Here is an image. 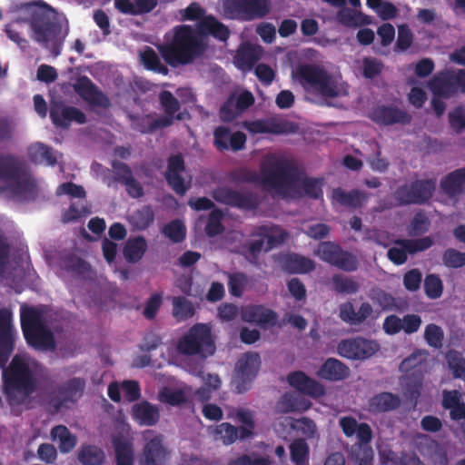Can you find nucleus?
<instances>
[{"label": "nucleus", "mask_w": 465, "mask_h": 465, "mask_svg": "<svg viewBox=\"0 0 465 465\" xmlns=\"http://www.w3.org/2000/svg\"><path fill=\"white\" fill-rule=\"evenodd\" d=\"M261 366V358L257 352L246 353L236 363V376L233 381L236 391H247L255 379Z\"/></svg>", "instance_id": "2eb2a0df"}, {"label": "nucleus", "mask_w": 465, "mask_h": 465, "mask_svg": "<svg viewBox=\"0 0 465 465\" xmlns=\"http://www.w3.org/2000/svg\"><path fill=\"white\" fill-rule=\"evenodd\" d=\"M226 18L250 22L265 17L271 11L269 0H222Z\"/></svg>", "instance_id": "9b49d317"}, {"label": "nucleus", "mask_w": 465, "mask_h": 465, "mask_svg": "<svg viewBox=\"0 0 465 465\" xmlns=\"http://www.w3.org/2000/svg\"><path fill=\"white\" fill-rule=\"evenodd\" d=\"M54 440H59V450L62 453L70 452L76 445L77 440L64 425L54 426L51 430Z\"/></svg>", "instance_id": "37998d69"}, {"label": "nucleus", "mask_w": 465, "mask_h": 465, "mask_svg": "<svg viewBox=\"0 0 465 465\" xmlns=\"http://www.w3.org/2000/svg\"><path fill=\"white\" fill-rule=\"evenodd\" d=\"M165 180L172 190L178 195H184L190 188V184H186L182 173H164Z\"/></svg>", "instance_id": "69168bd1"}, {"label": "nucleus", "mask_w": 465, "mask_h": 465, "mask_svg": "<svg viewBox=\"0 0 465 465\" xmlns=\"http://www.w3.org/2000/svg\"><path fill=\"white\" fill-rule=\"evenodd\" d=\"M213 197L220 203L244 211H253L260 205L258 196L250 191L238 192L231 188L222 187L213 191Z\"/></svg>", "instance_id": "4468645a"}, {"label": "nucleus", "mask_w": 465, "mask_h": 465, "mask_svg": "<svg viewBox=\"0 0 465 465\" xmlns=\"http://www.w3.org/2000/svg\"><path fill=\"white\" fill-rule=\"evenodd\" d=\"M253 94L247 90L231 94L219 110L220 119L231 123L254 104Z\"/></svg>", "instance_id": "a211bd4d"}, {"label": "nucleus", "mask_w": 465, "mask_h": 465, "mask_svg": "<svg viewBox=\"0 0 465 465\" xmlns=\"http://www.w3.org/2000/svg\"><path fill=\"white\" fill-rule=\"evenodd\" d=\"M133 418L140 425L153 426L158 422L160 413L156 406L142 401L133 406Z\"/></svg>", "instance_id": "473e14b6"}, {"label": "nucleus", "mask_w": 465, "mask_h": 465, "mask_svg": "<svg viewBox=\"0 0 465 465\" xmlns=\"http://www.w3.org/2000/svg\"><path fill=\"white\" fill-rule=\"evenodd\" d=\"M28 157L35 164L45 163L54 166L57 163L52 148L42 143H35L28 148Z\"/></svg>", "instance_id": "c9c22d12"}, {"label": "nucleus", "mask_w": 465, "mask_h": 465, "mask_svg": "<svg viewBox=\"0 0 465 465\" xmlns=\"http://www.w3.org/2000/svg\"><path fill=\"white\" fill-rule=\"evenodd\" d=\"M131 128L142 134H153L159 129L164 128L160 118H154L152 114H128Z\"/></svg>", "instance_id": "72a5a7b5"}, {"label": "nucleus", "mask_w": 465, "mask_h": 465, "mask_svg": "<svg viewBox=\"0 0 465 465\" xmlns=\"http://www.w3.org/2000/svg\"><path fill=\"white\" fill-rule=\"evenodd\" d=\"M289 384L303 394L317 398L325 394L324 387L316 380L307 376L303 371H297L289 373Z\"/></svg>", "instance_id": "b1692460"}, {"label": "nucleus", "mask_w": 465, "mask_h": 465, "mask_svg": "<svg viewBox=\"0 0 465 465\" xmlns=\"http://www.w3.org/2000/svg\"><path fill=\"white\" fill-rule=\"evenodd\" d=\"M4 381L6 392H20L25 396L34 393L37 389V380L29 363L19 355H15L8 367L4 371Z\"/></svg>", "instance_id": "0eeeda50"}, {"label": "nucleus", "mask_w": 465, "mask_h": 465, "mask_svg": "<svg viewBox=\"0 0 465 465\" xmlns=\"http://www.w3.org/2000/svg\"><path fill=\"white\" fill-rule=\"evenodd\" d=\"M322 380L339 381L350 375V368L335 358H328L316 372Z\"/></svg>", "instance_id": "cd10ccee"}, {"label": "nucleus", "mask_w": 465, "mask_h": 465, "mask_svg": "<svg viewBox=\"0 0 465 465\" xmlns=\"http://www.w3.org/2000/svg\"><path fill=\"white\" fill-rule=\"evenodd\" d=\"M379 350L376 341L361 337L341 340L337 346L339 355L349 360H365Z\"/></svg>", "instance_id": "dca6fc26"}, {"label": "nucleus", "mask_w": 465, "mask_h": 465, "mask_svg": "<svg viewBox=\"0 0 465 465\" xmlns=\"http://www.w3.org/2000/svg\"><path fill=\"white\" fill-rule=\"evenodd\" d=\"M76 94L90 105L108 108L109 98L86 75L80 76L74 85Z\"/></svg>", "instance_id": "6ab92c4d"}, {"label": "nucleus", "mask_w": 465, "mask_h": 465, "mask_svg": "<svg viewBox=\"0 0 465 465\" xmlns=\"http://www.w3.org/2000/svg\"><path fill=\"white\" fill-rule=\"evenodd\" d=\"M396 243L406 248L410 254H414L431 247L433 240L430 236H425L419 239L398 240Z\"/></svg>", "instance_id": "5fc2aeb1"}, {"label": "nucleus", "mask_w": 465, "mask_h": 465, "mask_svg": "<svg viewBox=\"0 0 465 465\" xmlns=\"http://www.w3.org/2000/svg\"><path fill=\"white\" fill-rule=\"evenodd\" d=\"M227 465H272V460L268 456L243 453L232 459Z\"/></svg>", "instance_id": "052dcab7"}, {"label": "nucleus", "mask_w": 465, "mask_h": 465, "mask_svg": "<svg viewBox=\"0 0 465 465\" xmlns=\"http://www.w3.org/2000/svg\"><path fill=\"white\" fill-rule=\"evenodd\" d=\"M331 283L333 290L338 293L355 294L360 289L357 282L341 274H334Z\"/></svg>", "instance_id": "603ef678"}, {"label": "nucleus", "mask_w": 465, "mask_h": 465, "mask_svg": "<svg viewBox=\"0 0 465 465\" xmlns=\"http://www.w3.org/2000/svg\"><path fill=\"white\" fill-rule=\"evenodd\" d=\"M383 64L373 57H364L362 59V75L367 79H373L381 74Z\"/></svg>", "instance_id": "0e129e2a"}, {"label": "nucleus", "mask_w": 465, "mask_h": 465, "mask_svg": "<svg viewBox=\"0 0 465 465\" xmlns=\"http://www.w3.org/2000/svg\"><path fill=\"white\" fill-rule=\"evenodd\" d=\"M163 233L173 242H181L185 239L186 228L182 221L176 219L163 226Z\"/></svg>", "instance_id": "6e6d98bb"}, {"label": "nucleus", "mask_w": 465, "mask_h": 465, "mask_svg": "<svg viewBox=\"0 0 465 465\" xmlns=\"http://www.w3.org/2000/svg\"><path fill=\"white\" fill-rule=\"evenodd\" d=\"M21 328L27 344L40 351L55 349L53 332L43 322L41 313L33 307H22Z\"/></svg>", "instance_id": "39448f33"}, {"label": "nucleus", "mask_w": 465, "mask_h": 465, "mask_svg": "<svg viewBox=\"0 0 465 465\" xmlns=\"http://www.w3.org/2000/svg\"><path fill=\"white\" fill-rule=\"evenodd\" d=\"M445 359L452 377L465 383V357L462 353L456 350H449Z\"/></svg>", "instance_id": "79ce46f5"}, {"label": "nucleus", "mask_w": 465, "mask_h": 465, "mask_svg": "<svg viewBox=\"0 0 465 465\" xmlns=\"http://www.w3.org/2000/svg\"><path fill=\"white\" fill-rule=\"evenodd\" d=\"M10 309H0V367L5 368L15 349V330Z\"/></svg>", "instance_id": "f3484780"}, {"label": "nucleus", "mask_w": 465, "mask_h": 465, "mask_svg": "<svg viewBox=\"0 0 465 465\" xmlns=\"http://www.w3.org/2000/svg\"><path fill=\"white\" fill-rule=\"evenodd\" d=\"M88 213V208L83 203H72L69 208L63 213L61 222L63 223H76Z\"/></svg>", "instance_id": "bf43d9fd"}, {"label": "nucleus", "mask_w": 465, "mask_h": 465, "mask_svg": "<svg viewBox=\"0 0 465 465\" xmlns=\"http://www.w3.org/2000/svg\"><path fill=\"white\" fill-rule=\"evenodd\" d=\"M206 43L198 36L192 26L183 25L174 28V35L170 44L159 47L163 60L171 66L188 64L203 54Z\"/></svg>", "instance_id": "f03ea898"}, {"label": "nucleus", "mask_w": 465, "mask_h": 465, "mask_svg": "<svg viewBox=\"0 0 465 465\" xmlns=\"http://www.w3.org/2000/svg\"><path fill=\"white\" fill-rule=\"evenodd\" d=\"M34 39L47 49L53 57H57L62 51L64 42L68 35V27L45 15H35L31 22Z\"/></svg>", "instance_id": "423d86ee"}, {"label": "nucleus", "mask_w": 465, "mask_h": 465, "mask_svg": "<svg viewBox=\"0 0 465 465\" xmlns=\"http://www.w3.org/2000/svg\"><path fill=\"white\" fill-rule=\"evenodd\" d=\"M141 60L146 69L167 74V67L161 63L159 56L153 48L146 47L144 51L141 53Z\"/></svg>", "instance_id": "3c124183"}, {"label": "nucleus", "mask_w": 465, "mask_h": 465, "mask_svg": "<svg viewBox=\"0 0 465 465\" xmlns=\"http://www.w3.org/2000/svg\"><path fill=\"white\" fill-rule=\"evenodd\" d=\"M177 350L183 355H199L203 358L212 356L215 351V344L212 338L211 329L204 323H196L179 339Z\"/></svg>", "instance_id": "6e6552de"}, {"label": "nucleus", "mask_w": 465, "mask_h": 465, "mask_svg": "<svg viewBox=\"0 0 465 465\" xmlns=\"http://www.w3.org/2000/svg\"><path fill=\"white\" fill-rule=\"evenodd\" d=\"M400 404V398L391 392H381L373 396L370 401L371 410L378 412L396 410Z\"/></svg>", "instance_id": "4c0bfd02"}, {"label": "nucleus", "mask_w": 465, "mask_h": 465, "mask_svg": "<svg viewBox=\"0 0 465 465\" xmlns=\"http://www.w3.org/2000/svg\"><path fill=\"white\" fill-rule=\"evenodd\" d=\"M194 314L193 303L183 296L174 297L173 300V315L179 321H186Z\"/></svg>", "instance_id": "49530a36"}, {"label": "nucleus", "mask_w": 465, "mask_h": 465, "mask_svg": "<svg viewBox=\"0 0 465 465\" xmlns=\"http://www.w3.org/2000/svg\"><path fill=\"white\" fill-rule=\"evenodd\" d=\"M436 189L434 179H417L399 186L394 192V199L398 205L425 204L428 203Z\"/></svg>", "instance_id": "f8f14e48"}, {"label": "nucleus", "mask_w": 465, "mask_h": 465, "mask_svg": "<svg viewBox=\"0 0 465 465\" xmlns=\"http://www.w3.org/2000/svg\"><path fill=\"white\" fill-rule=\"evenodd\" d=\"M231 130L226 126H218L213 132V143L219 151L229 150V143L231 139Z\"/></svg>", "instance_id": "774afa93"}, {"label": "nucleus", "mask_w": 465, "mask_h": 465, "mask_svg": "<svg viewBox=\"0 0 465 465\" xmlns=\"http://www.w3.org/2000/svg\"><path fill=\"white\" fill-rule=\"evenodd\" d=\"M228 277V289L232 296L240 298L242 296L248 284V277L244 272H226Z\"/></svg>", "instance_id": "de8ad7c7"}, {"label": "nucleus", "mask_w": 465, "mask_h": 465, "mask_svg": "<svg viewBox=\"0 0 465 465\" xmlns=\"http://www.w3.org/2000/svg\"><path fill=\"white\" fill-rule=\"evenodd\" d=\"M279 263L284 272L289 273H306L314 269V262L297 253L282 254L279 258Z\"/></svg>", "instance_id": "c85d7f7f"}, {"label": "nucleus", "mask_w": 465, "mask_h": 465, "mask_svg": "<svg viewBox=\"0 0 465 465\" xmlns=\"http://www.w3.org/2000/svg\"><path fill=\"white\" fill-rule=\"evenodd\" d=\"M424 291L430 299H437L441 296L443 285L440 278L436 274H429L424 280Z\"/></svg>", "instance_id": "680f3d73"}, {"label": "nucleus", "mask_w": 465, "mask_h": 465, "mask_svg": "<svg viewBox=\"0 0 465 465\" xmlns=\"http://www.w3.org/2000/svg\"><path fill=\"white\" fill-rule=\"evenodd\" d=\"M291 460L295 465H309V447L302 439L293 440L290 445Z\"/></svg>", "instance_id": "09e8293b"}, {"label": "nucleus", "mask_w": 465, "mask_h": 465, "mask_svg": "<svg viewBox=\"0 0 465 465\" xmlns=\"http://www.w3.org/2000/svg\"><path fill=\"white\" fill-rule=\"evenodd\" d=\"M50 118L57 127L67 128L72 122L83 124L86 122L85 114L78 108L54 104L50 108Z\"/></svg>", "instance_id": "4be33fe9"}, {"label": "nucleus", "mask_w": 465, "mask_h": 465, "mask_svg": "<svg viewBox=\"0 0 465 465\" xmlns=\"http://www.w3.org/2000/svg\"><path fill=\"white\" fill-rule=\"evenodd\" d=\"M317 255L323 262L343 272H351L359 268L360 263L354 254L331 242H322L318 246Z\"/></svg>", "instance_id": "ddd939ff"}, {"label": "nucleus", "mask_w": 465, "mask_h": 465, "mask_svg": "<svg viewBox=\"0 0 465 465\" xmlns=\"http://www.w3.org/2000/svg\"><path fill=\"white\" fill-rule=\"evenodd\" d=\"M430 89L434 94L442 97H450L457 93V86L453 73H442L433 76L429 83Z\"/></svg>", "instance_id": "2f4dec72"}, {"label": "nucleus", "mask_w": 465, "mask_h": 465, "mask_svg": "<svg viewBox=\"0 0 465 465\" xmlns=\"http://www.w3.org/2000/svg\"><path fill=\"white\" fill-rule=\"evenodd\" d=\"M424 339L430 347L439 350L443 344L444 331L440 326L430 323L425 327Z\"/></svg>", "instance_id": "4d7b16f0"}, {"label": "nucleus", "mask_w": 465, "mask_h": 465, "mask_svg": "<svg viewBox=\"0 0 465 465\" xmlns=\"http://www.w3.org/2000/svg\"><path fill=\"white\" fill-rule=\"evenodd\" d=\"M116 465H134V450L133 443L120 438L113 440Z\"/></svg>", "instance_id": "58836bf2"}, {"label": "nucleus", "mask_w": 465, "mask_h": 465, "mask_svg": "<svg viewBox=\"0 0 465 465\" xmlns=\"http://www.w3.org/2000/svg\"><path fill=\"white\" fill-rule=\"evenodd\" d=\"M371 119L380 125L409 124L411 115L406 111L393 105H378L371 113Z\"/></svg>", "instance_id": "412c9836"}, {"label": "nucleus", "mask_w": 465, "mask_h": 465, "mask_svg": "<svg viewBox=\"0 0 465 465\" xmlns=\"http://www.w3.org/2000/svg\"><path fill=\"white\" fill-rule=\"evenodd\" d=\"M63 268L74 275L84 276L89 272L90 265L82 258L70 254L63 259Z\"/></svg>", "instance_id": "8fccbe9b"}, {"label": "nucleus", "mask_w": 465, "mask_h": 465, "mask_svg": "<svg viewBox=\"0 0 465 465\" xmlns=\"http://www.w3.org/2000/svg\"><path fill=\"white\" fill-rule=\"evenodd\" d=\"M243 127L251 134H282L285 132L283 124L265 120L245 121Z\"/></svg>", "instance_id": "a19ab883"}, {"label": "nucleus", "mask_w": 465, "mask_h": 465, "mask_svg": "<svg viewBox=\"0 0 465 465\" xmlns=\"http://www.w3.org/2000/svg\"><path fill=\"white\" fill-rule=\"evenodd\" d=\"M147 250V242L143 236L130 239L124 249L125 259L130 262H139Z\"/></svg>", "instance_id": "c03bdc74"}, {"label": "nucleus", "mask_w": 465, "mask_h": 465, "mask_svg": "<svg viewBox=\"0 0 465 465\" xmlns=\"http://www.w3.org/2000/svg\"><path fill=\"white\" fill-rule=\"evenodd\" d=\"M170 452L163 445V436L157 435L149 440L143 446L140 465H166Z\"/></svg>", "instance_id": "aec40b11"}, {"label": "nucleus", "mask_w": 465, "mask_h": 465, "mask_svg": "<svg viewBox=\"0 0 465 465\" xmlns=\"http://www.w3.org/2000/svg\"><path fill=\"white\" fill-rule=\"evenodd\" d=\"M242 319L262 327L274 326L277 323V313L262 305H251L243 309Z\"/></svg>", "instance_id": "a878e982"}, {"label": "nucleus", "mask_w": 465, "mask_h": 465, "mask_svg": "<svg viewBox=\"0 0 465 465\" xmlns=\"http://www.w3.org/2000/svg\"><path fill=\"white\" fill-rule=\"evenodd\" d=\"M159 102L164 114L160 118L163 127L171 126L175 120H183V113H179L181 108L178 99L170 92L163 90L159 94Z\"/></svg>", "instance_id": "393cba45"}, {"label": "nucleus", "mask_w": 465, "mask_h": 465, "mask_svg": "<svg viewBox=\"0 0 465 465\" xmlns=\"http://www.w3.org/2000/svg\"><path fill=\"white\" fill-rule=\"evenodd\" d=\"M262 183L283 197L322 199L324 178L309 177L293 162L280 160L262 168Z\"/></svg>", "instance_id": "f257e3e1"}, {"label": "nucleus", "mask_w": 465, "mask_h": 465, "mask_svg": "<svg viewBox=\"0 0 465 465\" xmlns=\"http://www.w3.org/2000/svg\"><path fill=\"white\" fill-rule=\"evenodd\" d=\"M132 218L136 227L143 230L153 223L154 220V213L151 206L144 205L142 208L136 210L133 213Z\"/></svg>", "instance_id": "13d9d810"}, {"label": "nucleus", "mask_w": 465, "mask_h": 465, "mask_svg": "<svg viewBox=\"0 0 465 465\" xmlns=\"http://www.w3.org/2000/svg\"><path fill=\"white\" fill-rule=\"evenodd\" d=\"M442 190L450 197L465 193V167L450 173L441 181Z\"/></svg>", "instance_id": "f704fd0d"}, {"label": "nucleus", "mask_w": 465, "mask_h": 465, "mask_svg": "<svg viewBox=\"0 0 465 465\" xmlns=\"http://www.w3.org/2000/svg\"><path fill=\"white\" fill-rule=\"evenodd\" d=\"M195 31L203 41L207 36H213L219 41L225 42L230 36L229 28L212 15L198 21Z\"/></svg>", "instance_id": "5701e85b"}, {"label": "nucleus", "mask_w": 465, "mask_h": 465, "mask_svg": "<svg viewBox=\"0 0 465 465\" xmlns=\"http://www.w3.org/2000/svg\"><path fill=\"white\" fill-rule=\"evenodd\" d=\"M157 4V0H114V7L118 12L134 16L150 13Z\"/></svg>", "instance_id": "c756f323"}, {"label": "nucleus", "mask_w": 465, "mask_h": 465, "mask_svg": "<svg viewBox=\"0 0 465 465\" xmlns=\"http://www.w3.org/2000/svg\"><path fill=\"white\" fill-rule=\"evenodd\" d=\"M104 450L94 445H82L78 450L77 459L83 465H101L104 461Z\"/></svg>", "instance_id": "ea45409f"}, {"label": "nucleus", "mask_w": 465, "mask_h": 465, "mask_svg": "<svg viewBox=\"0 0 465 465\" xmlns=\"http://www.w3.org/2000/svg\"><path fill=\"white\" fill-rule=\"evenodd\" d=\"M259 59V50L252 45H246L238 49L234 56V64L239 69L251 70Z\"/></svg>", "instance_id": "e433bc0d"}, {"label": "nucleus", "mask_w": 465, "mask_h": 465, "mask_svg": "<svg viewBox=\"0 0 465 465\" xmlns=\"http://www.w3.org/2000/svg\"><path fill=\"white\" fill-rule=\"evenodd\" d=\"M223 213L219 209H213L210 213L205 225V233L208 237H215L224 232V226L222 223Z\"/></svg>", "instance_id": "864d4df0"}, {"label": "nucleus", "mask_w": 465, "mask_h": 465, "mask_svg": "<svg viewBox=\"0 0 465 465\" xmlns=\"http://www.w3.org/2000/svg\"><path fill=\"white\" fill-rule=\"evenodd\" d=\"M370 297L382 310H391L395 306L394 297L381 289L372 290Z\"/></svg>", "instance_id": "e2e57ef3"}, {"label": "nucleus", "mask_w": 465, "mask_h": 465, "mask_svg": "<svg viewBox=\"0 0 465 465\" xmlns=\"http://www.w3.org/2000/svg\"><path fill=\"white\" fill-rule=\"evenodd\" d=\"M368 197L369 195L366 193L357 189L346 192L338 187L332 191V199L341 205L351 209H357L363 206Z\"/></svg>", "instance_id": "7c9ffc66"}, {"label": "nucleus", "mask_w": 465, "mask_h": 465, "mask_svg": "<svg viewBox=\"0 0 465 465\" xmlns=\"http://www.w3.org/2000/svg\"><path fill=\"white\" fill-rule=\"evenodd\" d=\"M295 77L308 94L323 98H335L340 94L335 77L319 65L301 64L296 69Z\"/></svg>", "instance_id": "20e7f679"}, {"label": "nucleus", "mask_w": 465, "mask_h": 465, "mask_svg": "<svg viewBox=\"0 0 465 465\" xmlns=\"http://www.w3.org/2000/svg\"><path fill=\"white\" fill-rule=\"evenodd\" d=\"M337 20L341 25L350 28L369 24L368 16L350 8H342L337 13Z\"/></svg>", "instance_id": "a18cd8bd"}, {"label": "nucleus", "mask_w": 465, "mask_h": 465, "mask_svg": "<svg viewBox=\"0 0 465 465\" xmlns=\"http://www.w3.org/2000/svg\"><path fill=\"white\" fill-rule=\"evenodd\" d=\"M160 401L172 406H179L186 402V396L181 390L163 389L159 395Z\"/></svg>", "instance_id": "338daca9"}, {"label": "nucleus", "mask_w": 465, "mask_h": 465, "mask_svg": "<svg viewBox=\"0 0 465 465\" xmlns=\"http://www.w3.org/2000/svg\"><path fill=\"white\" fill-rule=\"evenodd\" d=\"M0 183L18 196L30 194L36 187L35 181L25 163L10 153H0Z\"/></svg>", "instance_id": "7ed1b4c3"}, {"label": "nucleus", "mask_w": 465, "mask_h": 465, "mask_svg": "<svg viewBox=\"0 0 465 465\" xmlns=\"http://www.w3.org/2000/svg\"><path fill=\"white\" fill-rule=\"evenodd\" d=\"M252 237L263 238L266 242L265 251L269 252L272 249L282 244L288 237V233L275 225H260L251 232Z\"/></svg>", "instance_id": "bb28decb"}, {"label": "nucleus", "mask_w": 465, "mask_h": 465, "mask_svg": "<svg viewBox=\"0 0 465 465\" xmlns=\"http://www.w3.org/2000/svg\"><path fill=\"white\" fill-rule=\"evenodd\" d=\"M229 417L240 422L242 426L237 428L229 422H223L216 427L215 434L220 437L224 445H231L238 439L247 440L254 435L255 420L253 411L238 408Z\"/></svg>", "instance_id": "9d476101"}, {"label": "nucleus", "mask_w": 465, "mask_h": 465, "mask_svg": "<svg viewBox=\"0 0 465 465\" xmlns=\"http://www.w3.org/2000/svg\"><path fill=\"white\" fill-rule=\"evenodd\" d=\"M85 380L81 377H74L52 391L45 403L46 411L54 415L63 409H70L83 396L85 389Z\"/></svg>", "instance_id": "1a4fd4ad"}]
</instances>
